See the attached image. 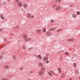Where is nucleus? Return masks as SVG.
I'll use <instances>...</instances> for the list:
<instances>
[{
    "label": "nucleus",
    "instance_id": "obj_1",
    "mask_svg": "<svg viewBox=\"0 0 80 80\" xmlns=\"http://www.w3.org/2000/svg\"><path fill=\"white\" fill-rule=\"evenodd\" d=\"M27 17L28 18H33V16L31 15L30 13L27 14Z\"/></svg>",
    "mask_w": 80,
    "mask_h": 80
},
{
    "label": "nucleus",
    "instance_id": "obj_2",
    "mask_svg": "<svg viewBox=\"0 0 80 80\" xmlns=\"http://www.w3.org/2000/svg\"><path fill=\"white\" fill-rule=\"evenodd\" d=\"M17 5L19 7H23V4L21 2H18Z\"/></svg>",
    "mask_w": 80,
    "mask_h": 80
},
{
    "label": "nucleus",
    "instance_id": "obj_3",
    "mask_svg": "<svg viewBox=\"0 0 80 80\" xmlns=\"http://www.w3.org/2000/svg\"><path fill=\"white\" fill-rule=\"evenodd\" d=\"M22 37L23 38H25V39H27V38H28V36L27 35L25 34H24L22 35Z\"/></svg>",
    "mask_w": 80,
    "mask_h": 80
},
{
    "label": "nucleus",
    "instance_id": "obj_4",
    "mask_svg": "<svg viewBox=\"0 0 80 80\" xmlns=\"http://www.w3.org/2000/svg\"><path fill=\"white\" fill-rule=\"evenodd\" d=\"M32 40V38H29L27 39H25V42H28V41H30Z\"/></svg>",
    "mask_w": 80,
    "mask_h": 80
},
{
    "label": "nucleus",
    "instance_id": "obj_5",
    "mask_svg": "<svg viewBox=\"0 0 80 80\" xmlns=\"http://www.w3.org/2000/svg\"><path fill=\"white\" fill-rule=\"evenodd\" d=\"M46 34L48 36H49V37H50V36H51V33H50V32H46Z\"/></svg>",
    "mask_w": 80,
    "mask_h": 80
},
{
    "label": "nucleus",
    "instance_id": "obj_6",
    "mask_svg": "<svg viewBox=\"0 0 80 80\" xmlns=\"http://www.w3.org/2000/svg\"><path fill=\"white\" fill-rule=\"evenodd\" d=\"M38 58L39 59V60H42V57L40 55H39L37 56Z\"/></svg>",
    "mask_w": 80,
    "mask_h": 80
},
{
    "label": "nucleus",
    "instance_id": "obj_7",
    "mask_svg": "<svg viewBox=\"0 0 80 80\" xmlns=\"http://www.w3.org/2000/svg\"><path fill=\"white\" fill-rule=\"evenodd\" d=\"M0 18L2 20H4L5 18V17H3L2 14L0 15Z\"/></svg>",
    "mask_w": 80,
    "mask_h": 80
},
{
    "label": "nucleus",
    "instance_id": "obj_8",
    "mask_svg": "<svg viewBox=\"0 0 80 80\" xmlns=\"http://www.w3.org/2000/svg\"><path fill=\"white\" fill-rule=\"evenodd\" d=\"M38 65L39 67H43V64L42 63H38Z\"/></svg>",
    "mask_w": 80,
    "mask_h": 80
},
{
    "label": "nucleus",
    "instance_id": "obj_9",
    "mask_svg": "<svg viewBox=\"0 0 80 80\" xmlns=\"http://www.w3.org/2000/svg\"><path fill=\"white\" fill-rule=\"evenodd\" d=\"M56 29L55 28H52L49 29V31H54Z\"/></svg>",
    "mask_w": 80,
    "mask_h": 80
},
{
    "label": "nucleus",
    "instance_id": "obj_10",
    "mask_svg": "<svg viewBox=\"0 0 80 80\" xmlns=\"http://www.w3.org/2000/svg\"><path fill=\"white\" fill-rule=\"evenodd\" d=\"M48 60V58L47 57H45L43 58V60L44 61H46Z\"/></svg>",
    "mask_w": 80,
    "mask_h": 80
},
{
    "label": "nucleus",
    "instance_id": "obj_11",
    "mask_svg": "<svg viewBox=\"0 0 80 80\" xmlns=\"http://www.w3.org/2000/svg\"><path fill=\"white\" fill-rule=\"evenodd\" d=\"M23 7L24 8H27V7H28L27 4H23Z\"/></svg>",
    "mask_w": 80,
    "mask_h": 80
},
{
    "label": "nucleus",
    "instance_id": "obj_12",
    "mask_svg": "<svg viewBox=\"0 0 80 80\" xmlns=\"http://www.w3.org/2000/svg\"><path fill=\"white\" fill-rule=\"evenodd\" d=\"M72 17H73V18H76L77 17V15L74 13H73L72 14Z\"/></svg>",
    "mask_w": 80,
    "mask_h": 80
},
{
    "label": "nucleus",
    "instance_id": "obj_13",
    "mask_svg": "<svg viewBox=\"0 0 80 80\" xmlns=\"http://www.w3.org/2000/svg\"><path fill=\"white\" fill-rule=\"evenodd\" d=\"M28 48V46L27 47V46L25 45H24L22 47V49H26V48Z\"/></svg>",
    "mask_w": 80,
    "mask_h": 80
},
{
    "label": "nucleus",
    "instance_id": "obj_14",
    "mask_svg": "<svg viewBox=\"0 0 80 80\" xmlns=\"http://www.w3.org/2000/svg\"><path fill=\"white\" fill-rule=\"evenodd\" d=\"M60 8H61L60 6H58L56 8V11H58V10H60Z\"/></svg>",
    "mask_w": 80,
    "mask_h": 80
},
{
    "label": "nucleus",
    "instance_id": "obj_15",
    "mask_svg": "<svg viewBox=\"0 0 80 80\" xmlns=\"http://www.w3.org/2000/svg\"><path fill=\"white\" fill-rule=\"evenodd\" d=\"M12 57L14 60H17V57H16V56L14 55H13Z\"/></svg>",
    "mask_w": 80,
    "mask_h": 80
},
{
    "label": "nucleus",
    "instance_id": "obj_16",
    "mask_svg": "<svg viewBox=\"0 0 80 80\" xmlns=\"http://www.w3.org/2000/svg\"><path fill=\"white\" fill-rule=\"evenodd\" d=\"M41 71H42V72H44V71H45V68L44 67H42L41 69Z\"/></svg>",
    "mask_w": 80,
    "mask_h": 80
},
{
    "label": "nucleus",
    "instance_id": "obj_17",
    "mask_svg": "<svg viewBox=\"0 0 80 80\" xmlns=\"http://www.w3.org/2000/svg\"><path fill=\"white\" fill-rule=\"evenodd\" d=\"M39 75L40 76H42L43 75V72H40L38 73Z\"/></svg>",
    "mask_w": 80,
    "mask_h": 80
},
{
    "label": "nucleus",
    "instance_id": "obj_18",
    "mask_svg": "<svg viewBox=\"0 0 80 80\" xmlns=\"http://www.w3.org/2000/svg\"><path fill=\"white\" fill-rule=\"evenodd\" d=\"M4 67L5 68H6V69H8L9 68V67H8V66L7 65L4 66Z\"/></svg>",
    "mask_w": 80,
    "mask_h": 80
},
{
    "label": "nucleus",
    "instance_id": "obj_19",
    "mask_svg": "<svg viewBox=\"0 0 80 80\" xmlns=\"http://www.w3.org/2000/svg\"><path fill=\"white\" fill-rule=\"evenodd\" d=\"M42 31V30L41 29H38L36 30V32L38 33H39V32H41Z\"/></svg>",
    "mask_w": 80,
    "mask_h": 80
},
{
    "label": "nucleus",
    "instance_id": "obj_20",
    "mask_svg": "<svg viewBox=\"0 0 80 80\" xmlns=\"http://www.w3.org/2000/svg\"><path fill=\"white\" fill-rule=\"evenodd\" d=\"M42 30L43 32H46V31L47 30L46 29H45V28H44L42 29Z\"/></svg>",
    "mask_w": 80,
    "mask_h": 80
},
{
    "label": "nucleus",
    "instance_id": "obj_21",
    "mask_svg": "<svg viewBox=\"0 0 80 80\" xmlns=\"http://www.w3.org/2000/svg\"><path fill=\"white\" fill-rule=\"evenodd\" d=\"M58 72H59V73H62V71H61V70H60V68H58Z\"/></svg>",
    "mask_w": 80,
    "mask_h": 80
},
{
    "label": "nucleus",
    "instance_id": "obj_22",
    "mask_svg": "<svg viewBox=\"0 0 80 80\" xmlns=\"http://www.w3.org/2000/svg\"><path fill=\"white\" fill-rule=\"evenodd\" d=\"M2 80H8V79L6 78H2Z\"/></svg>",
    "mask_w": 80,
    "mask_h": 80
},
{
    "label": "nucleus",
    "instance_id": "obj_23",
    "mask_svg": "<svg viewBox=\"0 0 80 80\" xmlns=\"http://www.w3.org/2000/svg\"><path fill=\"white\" fill-rule=\"evenodd\" d=\"M76 13H77V15H80V12L79 11H78L76 12Z\"/></svg>",
    "mask_w": 80,
    "mask_h": 80
},
{
    "label": "nucleus",
    "instance_id": "obj_24",
    "mask_svg": "<svg viewBox=\"0 0 80 80\" xmlns=\"http://www.w3.org/2000/svg\"><path fill=\"white\" fill-rule=\"evenodd\" d=\"M64 54L65 55H69V53H68V52H64Z\"/></svg>",
    "mask_w": 80,
    "mask_h": 80
},
{
    "label": "nucleus",
    "instance_id": "obj_25",
    "mask_svg": "<svg viewBox=\"0 0 80 80\" xmlns=\"http://www.w3.org/2000/svg\"><path fill=\"white\" fill-rule=\"evenodd\" d=\"M19 70H20L22 71L23 70V68L22 67L20 68H19Z\"/></svg>",
    "mask_w": 80,
    "mask_h": 80
},
{
    "label": "nucleus",
    "instance_id": "obj_26",
    "mask_svg": "<svg viewBox=\"0 0 80 80\" xmlns=\"http://www.w3.org/2000/svg\"><path fill=\"white\" fill-rule=\"evenodd\" d=\"M61 30H62V29H59L57 31L58 32H60V31H61Z\"/></svg>",
    "mask_w": 80,
    "mask_h": 80
},
{
    "label": "nucleus",
    "instance_id": "obj_27",
    "mask_svg": "<svg viewBox=\"0 0 80 80\" xmlns=\"http://www.w3.org/2000/svg\"><path fill=\"white\" fill-rule=\"evenodd\" d=\"M56 7V5L55 4H54L52 6L53 8H54V7Z\"/></svg>",
    "mask_w": 80,
    "mask_h": 80
},
{
    "label": "nucleus",
    "instance_id": "obj_28",
    "mask_svg": "<svg viewBox=\"0 0 80 80\" xmlns=\"http://www.w3.org/2000/svg\"><path fill=\"white\" fill-rule=\"evenodd\" d=\"M73 66L74 67H76V64H75V63L73 64Z\"/></svg>",
    "mask_w": 80,
    "mask_h": 80
},
{
    "label": "nucleus",
    "instance_id": "obj_29",
    "mask_svg": "<svg viewBox=\"0 0 80 80\" xmlns=\"http://www.w3.org/2000/svg\"><path fill=\"white\" fill-rule=\"evenodd\" d=\"M48 73H49V75L50 76H52V74H51V73H50L48 72Z\"/></svg>",
    "mask_w": 80,
    "mask_h": 80
},
{
    "label": "nucleus",
    "instance_id": "obj_30",
    "mask_svg": "<svg viewBox=\"0 0 80 80\" xmlns=\"http://www.w3.org/2000/svg\"><path fill=\"white\" fill-rule=\"evenodd\" d=\"M2 31H3V29L2 28H0V32H2Z\"/></svg>",
    "mask_w": 80,
    "mask_h": 80
},
{
    "label": "nucleus",
    "instance_id": "obj_31",
    "mask_svg": "<svg viewBox=\"0 0 80 80\" xmlns=\"http://www.w3.org/2000/svg\"><path fill=\"white\" fill-rule=\"evenodd\" d=\"M54 22V20L53 19L51 20V22H52V23L53 22Z\"/></svg>",
    "mask_w": 80,
    "mask_h": 80
},
{
    "label": "nucleus",
    "instance_id": "obj_32",
    "mask_svg": "<svg viewBox=\"0 0 80 80\" xmlns=\"http://www.w3.org/2000/svg\"><path fill=\"white\" fill-rule=\"evenodd\" d=\"M19 1H20V0H16V2H19Z\"/></svg>",
    "mask_w": 80,
    "mask_h": 80
},
{
    "label": "nucleus",
    "instance_id": "obj_33",
    "mask_svg": "<svg viewBox=\"0 0 80 80\" xmlns=\"http://www.w3.org/2000/svg\"><path fill=\"white\" fill-rule=\"evenodd\" d=\"M2 58V55H0V59Z\"/></svg>",
    "mask_w": 80,
    "mask_h": 80
},
{
    "label": "nucleus",
    "instance_id": "obj_34",
    "mask_svg": "<svg viewBox=\"0 0 80 80\" xmlns=\"http://www.w3.org/2000/svg\"><path fill=\"white\" fill-rule=\"evenodd\" d=\"M4 40H5V42H7V38H5L4 39Z\"/></svg>",
    "mask_w": 80,
    "mask_h": 80
},
{
    "label": "nucleus",
    "instance_id": "obj_35",
    "mask_svg": "<svg viewBox=\"0 0 80 80\" xmlns=\"http://www.w3.org/2000/svg\"><path fill=\"white\" fill-rule=\"evenodd\" d=\"M63 74H62V75L61 76V77H63Z\"/></svg>",
    "mask_w": 80,
    "mask_h": 80
},
{
    "label": "nucleus",
    "instance_id": "obj_36",
    "mask_svg": "<svg viewBox=\"0 0 80 80\" xmlns=\"http://www.w3.org/2000/svg\"><path fill=\"white\" fill-rule=\"evenodd\" d=\"M46 63H49V61H47V62H46Z\"/></svg>",
    "mask_w": 80,
    "mask_h": 80
},
{
    "label": "nucleus",
    "instance_id": "obj_37",
    "mask_svg": "<svg viewBox=\"0 0 80 80\" xmlns=\"http://www.w3.org/2000/svg\"><path fill=\"white\" fill-rule=\"evenodd\" d=\"M50 72H51V73H53V72L52 71H50Z\"/></svg>",
    "mask_w": 80,
    "mask_h": 80
},
{
    "label": "nucleus",
    "instance_id": "obj_38",
    "mask_svg": "<svg viewBox=\"0 0 80 80\" xmlns=\"http://www.w3.org/2000/svg\"><path fill=\"white\" fill-rule=\"evenodd\" d=\"M33 49V48H30V50H32V49Z\"/></svg>",
    "mask_w": 80,
    "mask_h": 80
},
{
    "label": "nucleus",
    "instance_id": "obj_39",
    "mask_svg": "<svg viewBox=\"0 0 80 80\" xmlns=\"http://www.w3.org/2000/svg\"><path fill=\"white\" fill-rule=\"evenodd\" d=\"M21 10L22 11H23V8H22L21 9Z\"/></svg>",
    "mask_w": 80,
    "mask_h": 80
},
{
    "label": "nucleus",
    "instance_id": "obj_40",
    "mask_svg": "<svg viewBox=\"0 0 80 80\" xmlns=\"http://www.w3.org/2000/svg\"><path fill=\"white\" fill-rule=\"evenodd\" d=\"M61 0H58V2H61Z\"/></svg>",
    "mask_w": 80,
    "mask_h": 80
},
{
    "label": "nucleus",
    "instance_id": "obj_41",
    "mask_svg": "<svg viewBox=\"0 0 80 80\" xmlns=\"http://www.w3.org/2000/svg\"><path fill=\"white\" fill-rule=\"evenodd\" d=\"M69 41H71V40H72L71 39H69Z\"/></svg>",
    "mask_w": 80,
    "mask_h": 80
},
{
    "label": "nucleus",
    "instance_id": "obj_42",
    "mask_svg": "<svg viewBox=\"0 0 80 80\" xmlns=\"http://www.w3.org/2000/svg\"><path fill=\"white\" fill-rule=\"evenodd\" d=\"M11 0H8V2H10Z\"/></svg>",
    "mask_w": 80,
    "mask_h": 80
},
{
    "label": "nucleus",
    "instance_id": "obj_43",
    "mask_svg": "<svg viewBox=\"0 0 80 80\" xmlns=\"http://www.w3.org/2000/svg\"><path fill=\"white\" fill-rule=\"evenodd\" d=\"M31 80L30 79H29V80Z\"/></svg>",
    "mask_w": 80,
    "mask_h": 80
},
{
    "label": "nucleus",
    "instance_id": "obj_44",
    "mask_svg": "<svg viewBox=\"0 0 80 80\" xmlns=\"http://www.w3.org/2000/svg\"><path fill=\"white\" fill-rule=\"evenodd\" d=\"M77 73V74H78V73Z\"/></svg>",
    "mask_w": 80,
    "mask_h": 80
}]
</instances>
